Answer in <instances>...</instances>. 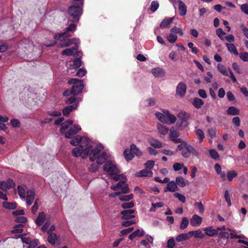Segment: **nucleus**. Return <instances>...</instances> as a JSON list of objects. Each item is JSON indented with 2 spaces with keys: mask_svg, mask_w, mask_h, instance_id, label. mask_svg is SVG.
I'll return each instance as SVG.
<instances>
[{
  "mask_svg": "<svg viewBox=\"0 0 248 248\" xmlns=\"http://www.w3.org/2000/svg\"><path fill=\"white\" fill-rule=\"evenodd\" d=\"M75 134H76V133L74 131V130L71 127L67 132H65V137L68 139H72Z\"/></svg>",
  "mask_w": 248,
  "mask_h": 248,
  "instance_id": "47",
  "label": "nucleus"
},
{
  "mask_svg": "<svg viewBox=\"0 0 248 248\" xmlns=\"http://www.w3.org/2000/svg\"><path fill=\"white\" fill-rule=\"evenodd\" d=\"M70 36L71 35L69 32H64L55 34L53 38L55 40L60 41V43L58 44L60 47L68 46L73 44L77 45V43H78L79 40L78 39H69L68 37Z\"/></svg>",
  "mask_w": 248,
  "mask_h": 248,
  "instance_id": "1",
  "label": "nucleus"
},
{
  "mask_svg": "<svg viewBox=\"0 0 248 248\" xmlns=\"http://www.w3.org/2000/svg\"><path fill=\"white\" fill-rule=\"evenodd\" d=\"M135 211L133 209L125 210L121 212L122 215L121 217L123 219H128L135 217L134 214Z\"/></svg>",
  "mask_w": 248,
  "mask_h": 248,
  "instance_id": "10",
  "label": "nucleus"
},
{
  "mask_svg": "<svg viewBox=\"0 0 248 248\" xmlns=\"http://www.w3.org/2000/svg\"><path fill=\"white\" fill-rule=\"evenodd\" d=\"M237 176V173L234 170L229 171L227 174V178L229 181H232Z\"/></svg>",
  "mask_w": 248,
  "mask_h": 248,
  "instance_id": "41",
  "label": "nucleus"
},
{
  "mask_svg": "<svg viewBox=\"0 0 248 248\" xmlns=\"http://www.w3.org/2000/svg\"><path fill=\"white\" fill-rule=\"evenodd\" d=\"M23 225L21 224L16 225L14 226V229L12 231L13 233H21L23 231L22 227Z\"/></svg>",
  "mask_w": 248,
  "mask_h": 248,
  "instance_id": "45",
  "label": "nucleus"
},
{
  "mask_svg": "<svg viewBox=\"0 0 248 248\" xmlns=\"http://www.w3.org/2000/svg\"><path fill=\"white\" fill-rule=\"evenodd\" d=\"M228 115H237L240 113V111L235 107H229L227 110Z\"/></svg>",
  "mask_w": 248,
  "mask_h": 248,
  "instance_id": "25",
  "label": "nucleus"
},
{
  "mask_svg": "<svg viewBox=\"0 0 248 248\" xmlns=\"http://www.w3.org/2000/svg\"><path fill=\"white\" fill-rule=\"evenodd\" d=\"M188 233L190 236L194 235L195 238H202L204 237V234H202V232L200 230L195 231H190L188 232Z\"/></svg>",
  "mask_w": 248,
  "mask_h": 248,
  "instance_id": "34",
  "label": "nucleus"
},
{
  "mask_svg": "<svg viewBox=\"0 0 248 248\" xmlns=\"http://www.w3.org/2000/svg\"><path fill=\"white\" fill-rule=\"evenodd\" d=\"M77 50V46H76L74 47H73L70 48H66L64 50H63L62 52V55H66V56H71L74 54V52Z\"/></svg>",
  "mask_w": 248,
  "mask_h": 248,
  "instance_id": "23",
  "label": "nucleus"
},
{
  "mask_svg": "<svg viewBox=\"0 0 248 248\" xmlns=\"http://www.w3.org/2000/svg\"><path fill=\"white\" fill-rule=\"evenodd\" d=\"M166 120L167 122H165V124H170L175 123L177 120V119L174 115L170 113L168 116H166Z\"/></svg>",
  "mask_w": 248,
  "mask_h": 248,
  "instance_id": "32",
  "label": "nucleus"
},
{
  "mask_svg": "<svg viewBox=\"0 0 248 248\" xmlns=\"http://www.w3.org/2000/svg\"><path fill=\"white\" fill-rule=\"evenodd\" d=\"M183 167H184L183 163H176L173 165V170L175 171L180 170L183 168Z\"/></svg>",
  "mask_w": 248,
  "mask_h": 248,
  "instance_id": "62",
  "label": "nucleus"
},
{
  "mask_svg": "<svg viewBox=\"0 0 248 248\" xmlns=\"http://www.w3.org/2000/svg\"><path fill=\"white\" fill-rule=\"evenodd\" d=\"M224 197H225L226 201L228 203V206H230L232 205V203H231V198L229 196V190L228 189H227L225 191Z\"/></svg>",
  "mask_w": 248,
  "mask_h": 248,
  "instance_id": "53",
  "label": "nucleus"
},
{
  "mask_svg": "<svg viewBox=\"0 0 248 248\" xmlns=\"http://www.w3.org/2000/svg\"><path fill=\"white\" fill-rule=\"evenodd\" d=\"M159 7V3L156 0H153L152 1L151 3V5L150 7V10L152 12H155Z\"/></svg>",
  "mask_w": 248,
  "mask_h": 248,
  "instance_id": "39",
  "label": "nucleus"
},
{
  "mask_svg": "<svg viewBox=\"0 0 248 248\" xmlns=\"http://www.w3.org/2000/svg\"><path fill=\"white\" fill-rule=\"evenodd\" d=\"M196 135L199 137L200 141H202L204 138V134L203 131L201 129H198L196 131Z\"/></svg>",
  "mask_w": 248,
  "mask_h": 248,
  "instance_id": "55",
  "label": "nucleus"
},
{
  "mask_svg": "<svg viewBox=\"0 0 248 248\" xmlns=\"http://www.w3.org/2000/svg\"><path fill=\"white\" fill-rule=\"evenodd\" d=\"M108 158V155L105 152H103L101 155H99L98 158L96 159V162L98 164H103L107 160Z\"/></svg>",
  "mask_w": 248,
  "mask_h": 248,
  "instance_id": "18",
  "label": "nucleus"
},
{
  "mask_svg": "<svg viewBox=\"0 0 248 248\" xmlns=\"http://www.w3.org/2000/svg\"><path fill=\"white\" fill-rule=\"evenodd\" d=\"M239 55L240 58L244 62H248V52H243L240 53L238 54Z\"/></svg>",
  "mask_w": 248,
  "mask_h": 248,
  "instance_id": "58",
  "label": "nucleus"
},
{
  "mask_svg": "<svg viewBox=\"0 0 248 248\" xmlns=\"http://www.w3.org/2000/svg\"><path fill=\"white\" fill-rule=\"evenodd\" d=\"M155 115L156 118L162 123H165L167 122L166 120V116L163 113L160 112H157L155 113Z\"/></svg>",
  "mask_w": 248,
  "mask_h": 248,
  "instance_id": "40",
  "label": "nucleus"
},
{
  "mask_svg": "<svg viewBox=\"0 0 248 248\" xmlns=\"http://www.w3.org/2000/svg\"><path fill=\"white\" fill-rule=\"evenodd\" d=\"M133 198V194H131L127 195L122 196L119 198V199L121 201H129L132 199Z\"/></svg>",
  "mask_w": 248,
  "mask_h": 248,
  "instance_id": "56",
  "label": "nucleus"
},
{
  "mask_svg": "<svg viewBox=\"0 0 248 248\" xmlns=\"http://www.w3.org/2000/svg\"><path fill=\"white\" fill-rule=\"evenodd\" d=\"M157 129L159 133L163 135H165L169 132V128L161 124H157Z\"/></svg>",
  "mask_w": 248,
  "mask_h": 248,
  "instance_id": "26",
  "label": "nucleus"
},
{
  "mask_svg": "<svg viewBox=\"0 0 248 248\" xmlns=\"http://www.w3.org/2000/svg\"><path fill=\"white\" fill-rule=\"evenodd\" d=\"M11 124L13 127H19L20 126L19 121L16 119H13L11 120Z\"/></svg>",
  "mask_w": 248,
  "mask_h": 248,
  "instance_id": "59",
  "label": "nucleus"
},
{
  "mask_svg": "<svg viewBox=\"0 0 248 248\" xmlns=\"http://www.w3.org/2000/svg\"><path fill=\"white\" fill-rule=\"evenodd\" d=\"M46 218V214L44 212H42L39 213L38 217L35 220V223L38 226H41L45 221Z\"/></svg>",
  "mask_w": 248,
  "mask_h": 248,
  "instance_id": "13",
  "label": "nucleus"
},
{
  "mask_svg": "<svg viewBox=\"0 0 248 248\" xmlns=\"http://www.w3.org/2000/svg\"><path fill=\"white\" fill-rule=\"evenodd\" d=\"M73 65L76 69L79 68L81 65V61L80 58H77L73 61Z\"/></svg>",
  "mask_w": 248,
  "mask_h": 248,
  "instance_id": "50",
  "label": "nucleus"
},
{
  "mask_svg": "<svg viewBox=\"0 0 248 248\" xmlns=\"http://www.w3.org/2000/svg\"><path fill=\"white\" fill-rule=\"evenodd\" d=\"M216 34L221 40H224V37H223V35L226 34V32L223 31L222 28L217 29L216 30Z\"/></svg>",
  "mask_w": 248,
  "mask_h": 248,
  "instance_id": "49",
  "label": "nucleus"
},
{
  "mask_svg": "<svg viewBox=\"0 0 248 248\" xmlns=\"http://www.w3.org/2000/svg\"><path fill=\"white\" fill-rule=\"evenodd\" d=\"M78 108V104H74L73 105L68 106L63 108L62 109V113L63 115L65 116H68L69 114L73 111V110H75Z\"/></svg>",
  "mask_w": 248,
  "mask_h": 248,
  "instance_id": "11",
  "label": "nucleus"
},
{
  "mask_svg": "<svg viewBox=\"0 0 248 248\" xmlns=\"http://www.w3.org/2000/svg\"><path fill=\"white\" fill-rule=\"evenodd\" d=\"M175 246V243L173 237L170 238L167 241L168 248H174Z\"/></svg>",
  "mask_w": 248,
  "mask_h": 248,
  "instance_id": "54",
  "label": "nucleus"
},
{
  "mask_svg": "<svg viewBox=\"0 0 248 248\" xmlns=\"http://www.w3.org/2000/svg\"><path fill=\"white\" fill-rule=\"evenodd\" d=\"M188 219L186 217H184L180 223V229L181 230H184L187 227L188 225Z\"/></svg>",
  "mask_w": 248,
  "mask_h": 248,
  "instance_id": "37",
  "label": "nucleus"
},
{
  "mask_svg": "<svg viewBox=\"0 0 248 248\" xmlns=\"http://www.w3.org/2000/svg\"><path fill=\"white\" fill-rule=\"evenodd\" d=\"M190 117V114L185 111H180L177 115L178 120L176 122L177 127L182 130L187 127L189 123L188 120Z\"/></svg>",
  "mask_w": 248,
  "mask_h": 248,
  "instance_id": "3",
  "label": "nucleus"
},
{
  "mask_svg": "<svg viewBox=\"0 0 248 248\" xmlns=\"http://www.w3.org/2000/svg\"><path fill=\"white\" fill-rule=\"evenodd\" d=\"M178 190H179V188L174 181L170 182L167 184V186L164 189V191L165 192H167V191L173 192Z\"/></svg>",
  "mask_w": 248,
  "mask_h": 248,
  "instance_id": "9",
  "label": "nucleus"
},
{
  "mask_svg": "<svg viewBox=\"0 0 248 248\" xmlns=\"http://www.w3.org/2000/svg\"><path fill=\"white\" fill-rule=\"evenodd\" d=\"M155 164V162L153 160H148L144 164L145 167L146 169H151L153 168Z\"/></svg>",
  "mask_w": 248,
  "mask_h": 248,
  "instance_id": "60",
  "label": "nucleus"
},
{
  "mask_svg": "<svg viewBox=\"0 0 248 248\" xmlns=\"http://www.w3.org/2000/svg\"><path fill=\"white\" fill-rule=\"evenodd\" d=\"M134 205L133 202H124L122 204V207L124 209H130L132 208Z\"/></svg>",
  "mask_w": 248,
  "mask_h": 248,
  "instance_id": "57",
  "label": "nucleus"
},
{
  "mask_svg": "<svg viewBox=\"0 0 248 248\" xmlns=\"http://www.w3.org/2000/svg\"><path fill=\"white\" fill-rule=\"evenodd\" d=\"M229 231L231 232L230 237L231 239L244 238L245 237V236L243 235H238L236 234L235 231H232L231 229H229Z\"/></svg>",
  "mask_w": 248,
  "mask_h": 248,
  "instance_id": "51",
  "label": "nucleus"
},
{
  "mask_svg": "<svg viewBox=\"0 0 248 248\" xmlns=\"http://www.w3.org/2000/svg\"><path fill=\"white\" fill-rule=\"evenodd\" d=\"M202 222V218L197 215H194L190 219V224L192 226H199Z\"/></svg>",
  "mask_w": 248,
  "mask_h": 248,
  "instance_id": "12",
  "label": "nucleus"
},
{
  "mask_svg": "<svg viewBox=\"0 0 248 248\" xmlns=\"http://www.w3.org/2000/svg\"><path fill=\"white\" fill-rule=\"evenodd\" d=\"M209 154H210V156L212 158H213L215 160H217L219 158V155L216 150H214V149L210 150H209Z\"/></svg>",
  "mask_w": 248,
  "mask_h": 248,
  "instance_id": "44",
  "label": "nucleus"
},
{
  "mask_svg": "<svg viewBox=\"0 0 248 248\" xmlns=\"http://www.w3.org/2000/svg\"><path fill=\"white\" fill-rule=\"evenodd\" d=\"M2 205L6 209H15L16 208V204L15 202H3Z\"/></svg>",
  "mask_w": 248,
  "mask_h": 248,
  "instance_id": "33",
  "label": "nucleus"
},
{
  "mask_svg": "<svg viewBox=\"0 0 248 248\" xmlns=\"http://www.w3.org/2000/svg\"><path fill=\"white\" fill-rule=\"evenodd\" d=\"M103 169L105 171L108 172L110 175H113V173H119L121 171L117 168L115 164L112 163V162L108 161H107L103 167Z\"/></svg>",
  "mask_w": 248,
  "mask_h": 248,
  "instance_id": "6",
  "label": "nucleus"
},
{
  "mask_svg": "<svg viewBox=\"0 0 248 248\" xmlns=\"http://www.w3.org/2000/svg\"><path fill=\"white\" fill-rule=\"evenodd\" d=\"M177 186L181 187H184L186 185V183L188 181H186L183 177L181 176L177 177L175 181Z\"/></svg>",
  "mask_w": 248,
  "mask_h": 248,
  "instance_id": "28",
  "label": "nucleus"
},
{
  "mask_svg": "<svg viewBox=\"0 0 248 248\" xmlns=\"http://www.w3.org/2000/svg\"><path fill=\"white\" fill-rule=\"evenodd\" d=\"M232 67L238 74H242V71L241 70V68H240V66L237 64V63H232Z\"/></svg>",
  "mask_w": 248,
  "mask_h": 248,
  "instance_id": "61",
  "label": "nucleus"
},
{
  "mask_svg": "<svg viewBox=\"0 0 248 248\" xmlns=\"http://www.w3.org/2000/svg\"><path fill=\"white\" fill-rule=\"evenodd\" d=\"M17 191L19 196L21 198H25L26 195V191L24 187L18 186H17Z\"/></svg>",
  "mask_w": 248,
  "mask_h": 248,
  "instance_id": "42",
  "label": "nucleus"
},
{
  "mask_svg": "<svg viewBox=\"0 0 248 248\" xmlns=\"http://www.w3.org/2000/svg\"><path fill=\"white\" fill-rule=\"evenodd\" d=\"M130 149L131 150L133 154H134L137 156H141L142 155V153L134 144H132L130 145Z\"/></svg>",
  "mask_w": 248,
  "mask_h": 248,
  "instance_id": "30",
  "label": "nucleus"
},
{
  "mask_svg": "<svg viewBox=\"0 0 248 248\" xmlns=\"http://www.w3.org/2000/svg\"><path fill=\"white\" fill-rule=\"evenodd\" d=\"M28 245V248H35L38 245V240L31 239Z\"/></svg>",
  "mask_w": 248,
  "mask_h": 248,
  "instance_id": "64",
  "label": "nucleus"
},
{
  "mask_svg": "<svg viewBox=\"0 0 248 248\" xmlns=\"http://www.w3.org/2000/svg\"><path fill=\"white\" fill-rule=\"evenodd\" d=\"M186 150L188 152L189 157L190 156V154H192L197 157L199 156L198 151L192 145L188 144L187 146L186 147Z\"/></svg>",
  "mask_w": 248,
  "mask_h": 248,
  "instance_id": "21",
  "label": "nucleus"
},
{
  "mask_svg": "<svg viewBox=\"0 0 248 248\" xmlns=\"http://www.w3.org/2000/svg\"><path fill=\"white\" fill-rule=\"evenodd\" d=\"M194 206L197 207L201 214H203L204 211V207L202 202H196Z\"/></svg>",
  "mask_w": 248,
  "mask_h": 248,
  "instance_id": "46",
  "label": "nucleus"
},
{
  "mask_svg": "<svg viewBox=\"0 0 248 248\" xmlns=\"http://www.w3.org/2000/svg\"><path fill=\"white\" fill-rule=\"evenodd\" d=\"M68 84L72 85L71 89L74 95L81 93L84 87L83 81L78 78L69 79L68 80Z\"/></svg>",
  "mask_w": 248,
  "mask_h": 248,
  "instance_id": "5",
  "label": "nucleus"
},
{
  "mask_svg": "<svg viewBox=\"0 0 248 248\" xmlns=\"http://www.w3.org/2000/svg\"><path fill=\"white\" fill-rule=\"evenodd\" d=\"M174 18V17L165 18L160 24V28H165L168 27L172 22Z\"/></svg>",
  "mask_w": 248,
  "mask_h": 248,
  "instance_id": "17",
  "label": "nucleus"
},
{
  "mask_svg": "<svg viewBox=\"0 0 248 248\" xmlns=\"http://www.w3.org/2000/svg\"><path fill=\"white\" fill-rule=\"evenodd\" d=\"M153 175V172L151 170L143 169L137 172L136 176L138 177H151Z\"/></svg>",
  "mask_w": 248,
  "mask_h": 248,
  "instance_id": "15",
  "label": "nucleus"
},
{
  "mask_svg": "<svg viewBox=\"0 0 248 248\" xmlns=\"http://www.w3.org/2000/svg\"><path fill=\"white\" fill-rule=\"evenodd\" d=\"M186 85L185 83L180 82L176 87V94L181 97L184 96L186 93Z\"/></svg>",
  "mask_w": 248,
  "mask_h": 248,
  "instance_id": "8",
  "label": "nucleus"
},
{
  "mask_svg": "<svg viewBox=\"0 0 248 248\" xmlns=\"http://www.w3.org/2000/svg\"><path fill=\"white\" fill-rule=\"evenodd\" d=\"M73 122L72 120H68L62 124V127L60 129V132L62 134L64 133L65 130L67 129L69 126L73 124Z\"/></svg>",
  "mask_w": 248,
  "mask_h": 248,
  "instance_id": "29",
  "label": "nucleus"
},
{
  "mask_svg": "<svg viewBox=\"0 0 248 248\" xmlns=\"http://www.w3.org/2000/svg\"><path fill=\"white\" fill-rule=\"evenodd\" d=\"M218 70L224 76H228L229 75L226 68L221 64H218L217 66Z\"/></svg>",
  "mask_w": 248,
  "mask_h": 248,
  "instance_id": "36",
  "label": "nucleus"
},
{
  "mask_svg": "<svg viewBox=\"0 0 248 248\" xmlns=\"http://www.w3.org/2000/svg\"><path fill=\"white\" fill-rule=\"evenodd\" d=\"M82 140V137L80 136L77 135L75 138L72 139L70 142V144L73 146H77L80 143Z\"/></svg>",
  "mask_w": 248,
  "mask_h": 248,
  "instance_id": "35",
  "label": "nucleus"
},
{
  "mask_svg": "<svg viewBox=\"0 0 248 248\" xmlns=\"http://www.w3.org/2000/svg\"><path fill=\"white\" fill-rule=\"evenodd\" d=\"M174 196L175 198H178V200L180 201H181V202H182L183 203L186 202V197L184 195H183L181 194H180L178 192H175L174 194Z\"/></svg>",
  "mask_w": 248,
  "mask_h": 248,
  "instance_id": "52",
  "label": "nucleus"
},
{
  "mask_svg": "<svg viewBox=\"0 0 248 248\" xmlns=\"http://www.w3.org/2000/svg\"><path fill=\"white\" fill-rule=\"evenodd\" d=\"M0 189L4 191H7L8 190V186L5 181L0 182Z\"/></svg>",
  "mask_w": 248,
  "mask_h": 248,
  "instance_id": "63",
  "label": "nucleus"
},
{
  "mask_svg": "<svg viewBox=\"0 0 248 248\" xmlns=\"http://www.w3.org/2000/svg\"><path fill=\"white\" fill-rule=\"evenodd\" d=\"M150 144L155 148H160L162 147V143L155 138H150L148 140Z\"/></svg>",
  "mask_w": 248,
  "mask_h": 248,
  "instance_id": "16",
  "label": "nucleus"
},
{
  "mask_svg": "<svg viewBox=\"0 0 248 248\" xmlns=\"http://www.w3.org/2000/svg\"><path fill=\"white\" fill-rule=\"evenodd\" d=\"M192 104L195 108L199 109L203 105L204 102L202 99L196 97L194 98Z\"/></svg>",
  "mask_w": 248,
  "mask_h": 248,
  "instance_id": "22",
  "label": "nucleus"
},
{
  "mask_svg": "<svg viewBox=\"0 0 248 248\" xmlns=\"http://www.w3.org/2000/svg\"><path fill=\"white\" fill-rule=\"evenodd\" d=\"M152 73L155 77H160L162 75L163 71L160 68H154L152 70Z\"/></svg>",
  "mask_w": 248,
  "mask_h": 248,
  "instance_id": "48",
  "label": "nucleus"
},
{
  "mask_svg": "<svg viewBox=\"0 0 248 248\" xmlns=\"http://www.w3.org/2000/svg\"><path fill=\"white\" fill-rule=\"evenodd\" d=\"M225 45L227 47L228 50L232 53L234 54L237 56L239 54L238 52L233 44L232 43H225Z\"/></svg>",
  "mask_w": 248,
  "mask_h": 248,
  "instance_id": "20",
  "label": "nucleus"
},
{
  "mask_svg": "<svg viewBox=\"0 0 248 248\" xmlns=\"http://www.w3.org/2000/svg\"><path fill=\"white\" fill-rule=\"evenodd\" d=\"M92 149V145H87L85 148L82 145L76 147L72 150V154L75 157H78L81 156L83 158H86Z\"/></svg>",
  "mask_w": 248,
  "mask_h": 248,
  "instance_id": "4",
  "label": "nucleus"
},
{
  "mask_svg": "<svg viewBox=\"0 0 248 248\" xmlns=\"http://www.w3.org/2000/svg\"><path fill=\"white\" fill-rule=\"evenodd\" d=\"M178 8L179 10V14L181 16H184L186 14L187 7L182 1H179Z\"/></svg>",
  "mask_w": 248,
  "mask_h": 248,
  "instance_id": "19",
  "label": "nucleus"
},
{
  "mask_svg": "<svg viewBox=\"0 0 248 248\" xmlns=\"http://www.w3.org/2000/svg\"><path fill=\"white\" fill-rule=\"evenodd\" d=\"M177 38L176 34L171 32L167 37V39L170 43H174L177 40Z\"/></svg>",
  "mask_w": 248,
  "mask_h": 248,
  "instance_id": "43",
  "label": "nucleus"
},
{
  "mask_svg": "<svg viewBox=\"0 0 248 248\" xmlns=\"http://www.w3.org/2000/svg\"><path fill=\"white\" fill-rule=\"evenodd\" d=\"M48 235L47 240L48 242L52 245L56 243L58 237L57 235L54 233H47Z\"/></svg>",
  "mask_w": 248,
  "mask_h": 248,
  "instance_id": "27",
  "label": "nucleus"
},
{
  "mask_svg": "<svg viewBox=\"0 0 248 248\" xmlns=\"http://www.w3.org/2000/svg\"><path fill=\"white\" fill-rule=\"evenodd\" d=\"M179 132L175 129L174 128H171L170 130V140H171V138H178L179 136Z\"/></svg>",
  "mask_w": 248,
  "mask_h": 248,
  "instance_id": "38",
  "label": "nucleus"
},
{
  "mask_svg": "<svg viewBox=\"0 0 248 248\" xmlns=\"http://www.w3.org/2000/svg\"><path fill=\"white\" fill-rule=\"evenodd\" d=\"M103 149V147L101 144H98L95 148L93 149L92 146V149L88 155L89 156V159L91 161H94L97 159Z\"/></svg>",
  "mask_w": 248,
  "mask_h": 248,
  "instance_id": "7",
  "label": "nucleus"
},
{
  "mask_svg": "<svg viewBox=\"0 0 248 248\" xmlns=\"http://www.w3.org/2000/svg\"><path fill=\"white\" fill-rule=\"evenodd\" d=\"M124 156L126 161H128L131 160L134 157V155L133 154L130 149H125L124 152Z\"/></svg>",
  "mask_w": 248,
  "mask_h": 248,
  "instance_id": "24",
  "label": "nucleus"
},
{
  "mask_svg": "<svg viewBox=\"0 0 248 248\" xmlns=\"http://www.w3.org/2000/svg\"><path fill=\"white\" fill-rule=\"evenodd\" d=\"M69 16V19L73 22L79 21L80 16L83 13V5L73 4L70 6L67 10Z\"/></svg>",
  "mask_w": 248,
  "mask_h": 248,
  "instance_id": "2",
  "label": "nucleus"
},
{
  "mask_svg": "<svg viewBox=\"0 0 248 248\" xmlns=\"http://www.w3.org/2000/svg\"><path fill=\"white\" fill-rule=\"evenodd\" d=\"M204 231L209 236H214L218 234V230L213 229V227H206L204 229Z\"/></svg>",
  "mask_w": 248,
  "mask_h": 248,
  "instance_id": "14",
  "label": "nucleus"
},
{
  "mask_svg": "<svg viewBox=\"0 0 248 248\" xmlns=\"http://www.w3.org/2000/svg\"><path fill=\"white\" fill-rule=\"evenodd\" d=\"M189 234L188 233H183L177 236L176 237V240L177 242H181L183 241L186 240L189 237Z\"/></svg>",
  "mask_w": 248,
  "mask_h": 248,
  "instance_id": "31",
  "label": "nucleus"
}]
</instances>
